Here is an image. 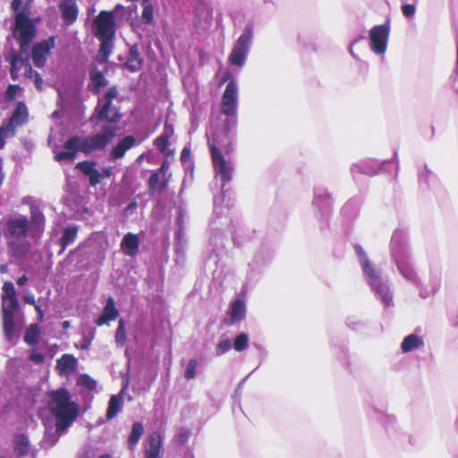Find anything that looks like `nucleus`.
Masks as SVG:
<instances>
[{
	"label": "nucleus",
	"mask_w": 458,
	"mask_h": 458,
	"mask_svg": "<svg viewBox=\"0 0 458 458\" xmlns=\"http://www.w3.org/2000/svg\"><path fill=\"white\" fill-rule=\"evenodd\" d=\"M391 260L394 263L399 274L418 290L422 299L435 295L440 287V281L432 278L428 286H424L414 267L411 252L409 233L404 228H396L389 243Z\"/></svg>",
	"instance_id": "f257e3e1"
},
{
	"label": "nucleus",
	"mask_w": 458,
	"mask_h": 458,
	"mask_svg": "<svg viewBox=\"0 0 458 458\" xmlns=\"http://www.w3.org/2000/svg\"><path fill=\"white\" fill-rule=\"evenodd\" d=\"M115 136V130L110 125H104L101 132L93 136L74 135L64 143V149L55 155L58 162L73 161L78 152L89 156L97 151L105 150Z\"/></svg>",
	"instance_id": "f03ea898"
},
{
	"label": "nucleus",
	"mask_w": 458,
	"mask_h": 458,
	"mask_svg": "<svg viewBox=\"0 0 458 458\" xmlns=\"http://www.w3.org/2000/svg\"><path fill=\"white\" fill-rule=\"evenodd\" d=\"M11 8L13 21L11 24L12 37L19 45L21 54H29L31 44L37 36V20L31 18V5L21 0H13Z\"/></svg>",
	"instance_id": "7ed1b4c3"
},
{
	"label": "nucleus",
	"mask_w": 458,
	"mask_h": 458,
	"mask_svg": "<svg viewBox=\"0 0 458 458\" xmlns=\"http://www.w3.org/2000/svg\"><path fill=\"white\" fill-rule=\"evenodd\" d=\"M6 234L17 239L30 238L38 242L46 227V217L37 205L30 207V217L24 215H17L6 220Z\"/></svg>",
	"instance_id": "20e7f679"
},
{
	"label": "nucleus",
	"mask_w": 458,
	"mask_h": 458,
	"mask_svg": "<svg viewBox=\"0 0 458 458\" xmlns=\"http://www.w3.org/2000/svg\"><path fill=\"white\" fill-rule=\"evenodd\" d=\"M47 405L58 432L66 431L79 415V406L72 401V394L65 387L52 391Z\"/></svg>",
	"instance_id": "39448f33"
},
{
	"label": "nucleus",
	"mask_w": 458,
	"mask_h": 458,
	"mask_svg": "<svg viewBox=\"0 0 458 458\" xmlns=\"http://www.w3.org/2000/svg\"><path fill=\"white\" fill-rule=\"evenodd\" d=\"M96 37L100 41L98 58L100 62H107L114 48L116 24L113 12L101 11L95 20Z\"/></svg>",
	"instance_id": "423d86ee"
},
{
	"label": "nucleus",
	"mask_w": 458,
	"mask_h": 458,
	"mask_svg": "<svg viewBox=\"0 0 458 458\" xmlns=\"http://www.w3.org/2000/svg\"><path fill=\"white\" fill-rule=\"evenodd\" d=\"M238 85L234 80H231L227 83L221 99V113L225 116L223 122V131L227 137L233 133L238 124Z\"/></svg>",
	"instance_id": "0eeeda50"
},
{
	"label": "nucleus",
	"mask_w": 458,
	"mask_h": 458,
	"mask_svg": "<svg viewBox=\"0 0 458 458\" xmlns=\"http://www.w3.org/2000/svg\"><path fill=\"white\" fill-rule=\"evenodd\" d=\"M257 25L256 18L250 17L242 30L241 35L236 39L233 49L228 56V62L231 65L242 68L244 66L247 56L252 46L254 30Z\"/></svg>",
	"instance_id": "6e6552de"
},
{
	"label": "nucleus",
	"mask_w": 458,
	"mask_h": 458,
	"mask_svg": "<svg viewBox=\"0 0 458 458\" xmlns=\"http://www.w3.org/2000/svg\"><path fill=\"white\" fill-rule=\"evenodd\" d=\"M333 197L327 188L323 185H316L313 190L312 208L315 216L320 224V230L324 231L328 226V220L333 211Z\"/></svg>",
	"instance_id": "1a4fd4ad"
},
{
	"label": "nucleus",
	"mask_w": 458,
	"mask_h": 458,
	"mask_svg": "<svg viewBox=\"0 0 458 458\" xmlns=\"http://www.w3.org/2000/svg\"><path fill=\"white\" fill-rule=\"evenodd\" d=\"M275 248L272 242L264 241L259 249L254 254L253 259L249 262L247 280L250 284L256 283L262 269L268 266L273 259Z\"/></svg>",
	"instance_id": "9d476101"
},
{
	"label": "nucleus",
	"mask_w": 458,
	"mask_h": 458,
	"mask_svg": "<svg viewBox=\"0 0 458 458\" xmlns=\"http://www.w3.org/2000/svg\"><path fill=\"white\" fill-rule=\"evenodd\" d=\"M210 155L216 175L220 178L221 191L225 198L226 196V192L229 191L227 184L233 179L234 168L233 164L225 158L222 152L215 146V144L210 145Z\"/></svg>",
	"instance_id": "9b49d317"
},
{
	"label": "nucleus",
	"mask_w": 458,
	"mask_h": 458,
	"mask_svg": "<svg viewBox=\"0 0 458 458\" xmlns=\"http://www.w3.org/2000/svg\"><path fill=\"white\" fill-rule=\"evenodd\" d=\"M29 112L24 102H17L11 117L0 125V148L4 147L5 139L16 133V128L28 123Z\"/></svg>",
	"instance_id": "f8f14e48"
},
{
	"label": "nucleus",
	"mask_w": 458,
	"mask_h": 458,
	"mask_svg": "<svg viewBox=\"0 0 458 458\" xmlns=\"http://www.w3.org/2000/svg\"><path fill=\"white\" fill-rule=\"evenodd\" d=\"M353 248L358 258L359 264L361 267L363 277L369 286L382 280L384 278L382 276V270L369 260L368 254L363 250L362 246L359 243H355Z\"/></svg>",
	"instance_id": "ddd939ff"
},
{
	"label": "nucleus",
	"mask_w": 458,
	"mask_h": 458,
	"mask_svg": "<svg viewBox=\"0 0 458 458\" xmlns=\"http://www.w3.org/2000/svg\"><path fill=\"white\" fill-rule=\"evenodd\" d=\"M390 20L387 19L385 23L376 25L369 30V46L371 50L377 55H384L387 48L388 38L390 35Z\"/></svg>",
	"instance_id": "4468645a"
},
{
	"label": "nucleus",
	"mask_w": 458,
	"mask_h": 458,
	"mask_svg": "<svg viewBox=\"0 0 458 458\" xmlns=\"http://www.w3.org/2000/svg\"><path fill=\"white\" fill-rule=\"evenodd\" d=\"M55 36H50L32 46L30 58L37 68H43L45 66L47 56L55 46Z\"/></svg>",
	"instance_id": "2eb2a0df"
},
{
	"label": "nucleus",
	"mask_w": 458,
	"mask_h": 458,
	"mask_svg": "<svg viewBox=\"0 0 458 458\" xmlns=\"http://www.w3.org/2000/svg\"><path fill=\"white\" fill-rule=\"evenodd\" d=\"M390 165L391 162L389 160L380 162L377 159H365L353 164L351 167V174L353 180L357 182L358 174L373 176L377 174L380 170H386L387 166Z\"/></svg>",
	"instance_id": "dca6fc26"
},
{
	"label": "nucleus",
	"mask_w": 458,
	"mask_h": 458,
	"mask_svg": "<svg viewBox=\"0 0 458 458\" xmlns=\"http://www.w3.org/2000/svg\"><path fill=\"white\" fill-rule=\"evenodd\" d=\"M369 287L375 297L384 304L386 309L394 307L393 291L387 278H383Z\"/></svg>",
	"instance_id": "f3484780"
},
{
	"label": "nucleus",
	"mask_w": 458,
	"mask_h": 458,
	"mask_svg": "<svg viewBox=\"0 0 458 458\" xmlns=\"http://www.w3.org/2000/svg\"><path fill=\"white\" fill-rule=\"evenodd\" d=\"M58 9L64 26L69 27L76 22L79 16L77 0H60Z\"/></svg>",
	"instance_id": "a211bd4d"
},
{
	"label": "nucleus",
	"mask_w": 458,
	"mask_h": 458,
	"mask_svg": "<svg viewBox=\"0 0 458 458\" xmlns=\"http://www.w3.org/2000/svg\"><path fill=\"white\" fill-rule=\"evenodd\" d=\"M113 106L111 102L106 101L102 98L98 99V105L95 108L92 119L97 122H107L108 123H116L121 119V114L116 110L112 116L109 113L112 111Z\"/></svg>",
	"instance_id": "6ab92c4d"
},
{
	"label": "nucleus",
	"mask_w": 458,
	"mask_h": 458,
	"mask_svg": "<svg viewBox=\"0 0 458 458\" xmlns=\"http://www.w3.org/2000/svg\"><path fill=\"white\" fill-rule=\"evenodd\" d=\"M96 166L97 162L93 160H84L76 164V169L88 178L89 183L92 187H96L101 182V174Z\"/></svg>",
	"instance_id": "aec40b11"
},
{
	"label": "nucleus",
	"mask_w": 458,
	"mask_h": 458,
	"mask_svg": "<svg viewBox=\"0 0 458 458\" xmlns=\"http://www.w3.org/2000/svg\"><path fill=\"white\" fill-rule=\"evenodd\" d=\"M128 386L129 379H123L120 393L110 397L106 413V418L107 420H113L122 410L123 406V393L126 391Z\"/></svg>",
	"instance_id": "412c9836"
},
{
	"label": "nucleus",
	"mask_w": 458,
	"mask_h": 458,
	"mask_svg": "<svg viewBox=\"0 0 458 458\" xmlns=\"http://www.w3.org/2000/svg\"><path fill=\"white\" fill-rule=\"evenodd\" d=\"M10 64V76L13 81H16L19 78V72L21 71V66L23 64L28 63L30 61L29 54H21L19 49L18 52L12 50L6 58Z\"/></svg>",
	"instance_id": "4be33fe9"
},
{
	"label": "nucleus",
	"mask_w": 458,
	"mask_h": 458,
	"mask_svg": "<svg viewBox=\"0 0 458 458\" xmlns=\"http://www.w3.org/2000/svg\"><path fill=\"white\" fill-rule=\"evenodd\" d=\"M136 145V140L131 135L125 136L113 147L109 153V159L115 161L124 157L125 153Z\"/></svg>",
	"instance_id": "5701e85b"
},
{
	"label": "nucleus",
	"mask_w": 458,
	"mask_h": 458,
	"mask_svg": "<svg viewBox=\"0 0 458 458\" xmlns=\"http://www.w3.org/2000/svg\"><path fill=\"white\" fill-rule=\"evenodd\" d=\"M419 184L422 191H436L439 186L437 175L428 168L427 165L419 172Z\"/></svg>",
	"instance_id": "b1692460"
},
{
	"label": "nucleus",
	"mask_w": 458,
	"mask_h": 458,
	"mask_svg": "<svg viewBox=\"0 0 458 458\" xmlns=\"http://www.w3.org/2000/svg\"><path fill=\"white\" fill-rule=\"evenodd\" d=\"M144 59L140 55L139 47L137 45H132L129 48L127 60L124 63V66L131 72H136L141 70L143 67Z\"/></svg>",
	"instance_id": "393cba45"
},
{
	"label": "nucleus",
	"mask_w": 458,
	"mask_h": 458,
	"mask_svg": "<svg viewBox=\"0 0 458 458\" xmlns=\"http://www.w3.org/2000/svg\"><path fill=\"white\" fill-rule=\"evenodd\" d=\"M361 202V198L357 196L352 197L346 201L341 209L343 217L346 221H352L356 219L360 213Z\"/></svg>",
	"instance_id": "a878e982"
},
{
	"label": "nucleus",
	"mask_w": 458,
	"mask_h": 458,
	"mask_svg": "<svg viewBox=\"0 0 458 458\" xmlns=\"http://www.w3.org/2000/svg\"><path fill=\"white\" fill-rule=\"evenodd\" d=\"M368 412L369 417L377 420L385 427L387 434H391V431L395 430L396 420L394 416L386 414L377 408H371Z\"/></svg>",
	"instance_id": "bb28decb"
},
{
	"label": "nucleus",
	"mask_w": 458,
	"mask_h": 458,
	"mask_svg": "<svg viewBox=\"0 0 458 458\" xmlns=\"http://www.w3.org/2000/svg\"><path fill=\"white\" fill-rule=\"evenodd\" d=\"M17 312L11 310L2 311L3 330L7 341H12L15 336L16 323L15 317Z\"/></svg>",
	"instance_id": "cd10ccee"
},
{
	"label": "nucleus",
	"mask_w": 458,
	"mask_h": 458,
	"mask_svg": "<svg viewBox=\"0 0 458 458\" xmlns=\"http://www.w3.org/2000/svg\"><path fill=\"white\" fill-rule=\"evenodd\" d=\"M17 312L11 310L2 311L3 330L7 341H12L15 336L16 323L15 317Z\"/></svg>",
	"instance_id": "c85d7f7f"
},
{
	"label": "nucleus",
	"mask_w": 458,
	"mask_h": 458,
	"mask_svg": "<svg viewBox=\"0 0 458 458\" xmlns=\"http://www.w3.org/2000/svg\"><path fill=\"white\" fill-rule=\"evenodd\" d=\"M162 447V438L159 434L153 433L148 436L144 450L145 458H159Z\"/></svg>",
	"instance_id": "c756f323"
},
{
	"label": "nucleus",
	"mask_w": 458,
	"mask_h": 458,
	"mask_svg": "<svg viewBox=\"0 0 458 458\" xmlns=\"http://www.w3.org/2000/svg\"><path fill=\"white\" fill-rule=\"evenodd\" d=\"M139 247L140 239L137 234L132 233H126L121 242L122 250L130 257H134L138 253Z\"/></svg>",
	"instance_id": "7c9ffc66"
},
{
	"label": "nucleus",
	"mask_w": 458,
	"mask_h": 458,
	"mask_svg": "<svg viewBox=\"0 0 458 458\" xmlns=\"http://www.w3.org/2000/svg\"><path fill=\"white\" fill-rule=\"evenodd\" d=\"M13 451L18 457L28 455L30 449V441L25 433H16L13 438Z\"/></svg>",
	"instance_id": "2f4dec72"
},
{
	"label": "nucleus",
	"mask_w": 458,
	"mask_h": 458,
	"mask_svg": "<svg viewBox=\"0 0 458 458\" xmlns=\"http://www.w3.org/2000/svg\"><path fill=\"white\" fill-rule=\"evenodd\" d=\"M230 325L242 321L246 316V305L243 300L237 298L229 308Z\"/></svg>",
	"instance_id": "473e14b6"
},
{
	"label": "nucleus",
	"mask_w": 458,
	"mask_h": 458,
	"mask_svg": "<svg viewBox=\"0 0 458 458\" xmlns=\"http://www.w3.org/2000/svg\"><path fill=\"white\" fill-rule=\"evenodd\" d=\"M78 229L79 227L75 224L68 225L64 228L60 238V253H63L67 246L71 245L75 241L78 234Z\"/></svg>",
	"instance_id": "72a5a7b5"
},
{
	"label": "nucleus",
	"mask_w": 458,
	"mask_h": 458,
	"mask_svg": "<svg viewBox=\"0 0 458 458\" xmlns=\"http://www.w3.org/2000/svg\"><path fill=\"white\" fill-rule=\"evenodd\" d=\"M424 345L423 339L416 333L405 336L401 344V350L403 353L411 352Z\"/></svg>",
	"instance_id": "f704fd0d"
},
{
	"label": "nucleus",
	"mask_w": 458,
	"mask_h": 458,
	"mask_svg": "<svg viewBox=\"0 0 458 458\" xmlns=\"http://www.w3.org/2000/svg\"><path fill=\"white\" fill-rule=\"evenodd\" d=\"M12 255L16 259H24L30 249V244L27 241H15L9 244Z\"/></svg>",
	"instance_id": "c9c22d12"
},
{
	"label": "nucleus",
	"mask_w": 458,
	"mask_h": 458,
	"mask_svg": "<svg viewBox=\"0 0 458 458\" xmlns=\"http://www.w3.org/2000/svg\"><path fill=\"white\" fill-rule=\"evenodd\" d=\"M144 433V427L141 422H134L131 427V431L128 437L127 444L128 448L133 450L138 445L140 439Z\"/></svg>",
	"instance_id": "e433bc0d"
},
{
	"label": "nucleus",
	"mask_w": 458,
	"mask_h": 458,
	"mask_svg": "<svg viewBox=\"0 0 458 458\" xmlns=\"http://www.w3.org/2000/svg\"><path fill=\"white\" fill-rule=\"evenodd\" d=\"M167 187L165 180L160 181V176L157 172H153L148 178V191L151 194L156 191L163 192Z\"/></svg>",
	"instance_id": "4c0bfd02"
},
{
	"label": "nucleus",
	"mask_w": 458,
	"mask_h": 458,
	"mask_svg": "<svg viewBox=\"0 0 458 458\" xmlns=\"http://www.w3.org/2000/svg\"><path fill=\"white\" fill-rule=\"evenodd\" d=\"M40 339V329L38 324H31L25 331L24 342L30 345L35 346L38 344Z\"/></svg>",
	"instance_id": "58836bf2"
},
{
	"label": "nucleus",
	"mask_w": 458,
	"mask_h": 458,
	"mask_svg": "<svg viewBox=\"0 0 458 458\" xmlns=\"http://www.w3.org/2000/svg\"><path fill=\"white\" fill-rule=\"evenodd\" d=\"M57 365L62 371L71 372L77 366V360L72 354L65 353L58 360Z\"/></svg>",
	"instance_id": "ea45409f"
},
{
	"label": "nucleus",
	"mask_w": 458,
	"mask_h": 458,
	"mask_svg": "<svg viewBox=\"0 0 458 458\" xmlns=\"http://www.w3.org/2000/svg\"><path fill=\"white\" fill-rule=\"evenodd\" d=\"M102 313L103 316H105L110 321L116 319L119 315V311L115 306V301L113 297L109 296L107 298Z\"/></svg>",
	"instance_id": "a19ab883"
},
{
	"label": "nucleus",
	"mask_w": 458,
	"mask_h": 458,
	"mask_svg": "<svg viewBox=\"0 0 458 458\" xmlns=\"http://www.w3.org/2000/svg\"><path fill=\"white\" fill-rule=\"evenodd\" d=\"M142 15L141 19L144 24L149 25L154 21V9L149 0H142Z\"/></svg>",
	"instance_id": "79ce46f5"
},
{
	"label": "nucleus",
	"mask_w": 458,
	"mask_h": 458,
	"mask_svg": "<svg viewBox=\"0 0 458 458\" xmlns=\"http://www.w3.org/2000/svg\"><path fill=\"white\" fill-rule=\"evenodd\" d=\"M90 81L97 91H98L101 88L106 87L108 83V81L106 79L104 73L100 71L90 72Z\"/></svg>",
	"instance_id": "37998d69"
},
{
	"label": "nucleus",
	"mask_w": 458,
	"mask_h": 458,
	"mask_svg": "<svg viewBox=\"0 0 458 458\" xmlns=\"http://www.w3.org/2000/svg\"><path fill=\"white\" fill-rule=\"evenodd\" d=\"M233 346L235 351L242 352L249 346V336L246 333H240L233 340Z\"/></svg>",
	"instance_id": "c03bdc74"
},
{
	"label": "nucleus",
	"mask_w": 458,
	"mask_h": 458,
	"mask_svg": "<svg viewBox=\"0 0 458 458\" xmlns=\"http://www.w3.org/2000/svg\"><path fill=\"white\" fill-rule=\"evenodd\" d=\"M77 384L89 391H93L97 387V381L88 374L80 375Z\"/></svg>",
	"instance_id": "a18cd8bd"
},
{
	"label": "nucleus",
	"mask_w": 458,
	"mask_h": 458,
	"mask_svg": "<svg viewBox=\"0 0 458 458\" xmlns=\"http://www.w3.org/2000/svg\"><path fill=\"white\" fill-rule=\"evenodd\" d=\"M115 343L119 346L124 345L126 342V331H125V322L123 318H121L118 322V327L115 332Z\"/></svg>",
	"instance_id": "49530a36"
},
{
	"label": "nucleus",
	"mask_w": 458,
	"mask_h": 458,
	"mask_svg": "<svg viewBox=\"0 0 458 458\" xmlns=\"http://www.w3.org/2000/svg\"><path fill=\"white\" fill-rule=\"evenodd\" d=\"M2 290H3L2 300L17 298L16 290H15L14 284L12 282H10V281L4 282L3 284Z\"/></svg>",
	"instance_id": "de8ad7c7"
},
{
	"label": "nucleus",
	"mask_w": 458,
	"mask_h": 458,
	"mask_svg": "<svg viewBox=\"0 0 458 458\" xmlns=\"http://www.w3.org/2000/svg\"><path fill=\"white\" fill-rule=\"evenodd\" d=\"M198 360L196 359H191L184 370V377L187 380L193 379L196 377V370L198 367Z\"/></svg>",
	"instance_id": "09e8293b"
},
{
	"label": "nucleus",
	"mask_w": 458,
	"mask_h": 458,
	"mask_svg": "<svg viewBox=\"0 0 458 458\" xmlns=\"http://www.w3.org/2000/svg\"><path fill=\"white\" fill-rule=\"evenodd\" d=\"M233 347V343L230 339H223L218 342L216 347V354L217 356H222L225 353L228 352Z\"/></svg>",
	"instance_id": "8fccbe9b"
},
{
	"label": "nucleus",
	"mask_w": 458,
	"mask_h": 458,
	"mask_svg": "<svg viewBox=\"0 0 458 458\" xmlns=\"http://www.w3.org/2000/svg\"><path fill=\"white\" fill-rule=\"evenodd\" d=\"M20 309V303L18 298L4 299L2 300V311L11 310L18 312Z\"/></svg>",
	"instance_id": "3c124183"
},
{
	"label": "nucleus",
	"mask_w": 458,
	"mask_h": 458,
	"mask_svg": "<svg viewBox=\"0 0 458 458\" xmlns=\"http://www.w3.org/2000/svg\"><path fill=\"white\" fill-rule=\"evenodd\" d=\"M155 144H156L157 149L162 154H165V155L169 154V150H168L169 139L167 138L166 135L158 136L155 140Z\"/></svg>",
	"instance_id": "603ef678"
},
{
	"label": "nucleus",
	"mask_w": 458,
	"mask_h": 458,
	"mask_svg": "<svg viewBox=\"0 0 458 458\" xmlns=\"http://www.w3.org/2000/svg\"><path fill=\"white\" fill-rule=\"evenodd\" d=\"M95 337V328H90L87 334H83L80 348L81 350H89Z\"/></svg>",
	"instance_id": "864d4df0"
},
{
	"label": "nucleus",
	"mask_w": 458,
	"mask_h": 458,
	"mask_svg": "<svg viewBox=\"0 0 458 458\" xmlns=\"http://www.w3.org/2000/svg\"><path fill=\"white\" fill-rule=\"evenodd\" d=\"M185 242L184 232L182 226H180L175 231V242L174 249L175 252L179 253L183 249V243Z\"/></svg>",
	"instance_id": "5fc2aeb1"
},
{
	"label": "nucleus",
	"mask_w": 458,
	"mask_h": 458,
	"mask_svg": "<svg viewBox=\"0 0 458 458\" xmlns=\"http://www.w3.org/2000/svg\"><path fill=\"white\" fill-rule=\"evenodd\" d=\"M191 430L187 428H180L176 434V441L180 445H185L190 438Z\"/></svg>",
	"instance_id": "6e6d98bb"
},
{
	"label": "nucleus",
	"mask_w": 458,
	"mask_h": 458,
	"mask_svg": "<svg viewBox=\"0 0 458 458\" xmlns=\"http://www.w3.org/2000/svg\"><path fill=\"white\" fill-rule=\"evenodd\" d=\"M21 88L17 84H10L5 91V98L6 100L12 101L13 100L17 95L21 91Z\"/></svg>",
	"instance_id": "4d7b16f0"
},
{
	"label": "nucleus",
	"mask_w": 458,
	"mask_h": 458,
	"mask_svg": "<svg viewBox=\"0 0 458 458\" xmlns=\"http://www.w3.org/2000/svg\"><path fill=\"white\" fill-rule=\"evenodd\" d=\"M345 324L350 329L353 331H360L365 327L362 321L357 320L352 317H348L346 318Z\"/></svg>",
	"instance_id": "13d9d810"
},
{
	"label": "nucleus",
	"mask_w": 458,
	"mask_h": 458,
	"mask_svg": "<svg viewBox=\"0 0 458 458\" xmlns=\"http://www.w3.org/2000/svg\"><path fill=\"white\" fill-rule=\"evenodd\" d=\"M23 301L28 303V304H30V305H33L35 307V310H37V312L38 313V315L40 317L43 316V311L42 310L40 309V307L38 305L36 304V301H35V297L33 294L30 293V294H25L23 296Z\"/></svg>",
	"instance_id": "bf43d9fd"
},
{
	"label": "nucleus",
	"mask_w": 458,
	"mask_h": 458,
	"mask_svg": "<svg viewBox=\"0 0 458 458\" xmlns=\"http://www.w3.org/2000/svg\"><path fill=\"white\" fill-rule=\"evenodd\" d=\"M415 12H416V7L414 4H404L402 5V13L407 18L412 17L415 14Z\"/></svg>",
	"instance_id": "052dcab7"
},
{
	"label": "nucleus",
	"mask_w": 458,
	"mask_h": 458,
	"mask_svg": "<svg viewBox=\"0 0 458 458\" xmlns=\"http://www.w3.org/2000/svg\"><path fill=\"white\" fill-rule=\"evenodd\" d=\"M29 359L36 364H41L45 360V356L42 352H37L36 350L31 351L29 355Z\"/></svg>",
	"instance_id": "680f3d73"
},
{
	"label": "nucleus",
	"mask_w": 458,
	"mask_h": 458,
	"mask_svg": "<svg viewBox=\"0 0 458 458\" xmlns=\"http://www.w3.org/2000/svg\"><path fill=\"white\" fill-rule=\"evenodd\" d=\"M118 95V90L116 89V87H111L107 89V91L105 93L104 97L101 98L102 99L106 100V101H108V102H113V99L115 98Z\"/></svg>",
	"instance_id": "e2e57ef3"
},
{
	"label": "nucleus",
	"mask_w": 458,
	"mask_h": 458,
	"mask_svg": "<svg viewBox=\"0 0 458 458\" xmlns=\"http://www.w3.org/2000/svg\"><path fill=\"white\" fill-rule=\"evenodd\" d=\"M34 84H35L36 89L38 91L42 90V89H43V80H42V77H41L39 72H35Z\"/></svg>",
	"instance_id": "0e129e2a"
},
{
	"label": "nucleus",
	"mask_w": 458,
	"mask_h": 458,
	"mask_svg": "<svg viewBox=\"0 0 458 458\" xmlns=\"http://www.w3.org/2000/svg\"><path fill=\"white\" fill-rule=\"evenodd\" d=\"M173 133H174L173 125L168 123L167 122H165V126H164V131L161 133V135H166L167 138L169 139L173 135Z\"/></svg>",
	"instance_id": "69168bd1"
},
{
	"label": "nucleus",
	"mask_w": 458,
	"mask_h": 458,
	"mask_svg": "<svg viewBox=\"0 0 458 458\" xmlns=\"http://www.w3.org/2000/svg\"><path fill=\"white\" fill-rule=\"evenodd\" d=\"M191 157V149L187 147H184L181 152V161L182 163L187 162Z\"/></svg>",
	"instance_id": "338daca9"
},
{
	"label": "nucleus",
	"mask_w": 458,
	"mask_h": 458,
	"mask_svg": "<svg viewBox=\"0 0 458 458\" xmlns=\"http://www.w3.org/2000/svg\"><path fill=\"white\" fill-rule=\"evenodd\" d=\"M100 174H101V179L109 178L113 175V167L112 166H105L102 168Z\"/></svg>",
	"instance_id": "774afa93"
}]
</instances>
